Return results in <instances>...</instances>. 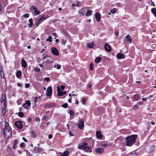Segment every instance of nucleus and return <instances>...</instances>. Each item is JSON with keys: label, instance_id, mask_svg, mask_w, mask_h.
Listing matches in <instances>:
<instances>
[{"label": "nucleus", "instance_id": "f257e3e1", "mask_svg": "<svg viewBox=\"0 0 156 156\" xmlns=\"http://www.w3.org/2000/svg\"><path fill=\"white\" fill-rule=\"evenodd\" d=\"M137 136L136 135H133L126 137V146H131L134 144Z\"/></svg>", "mask_w": 156, "mask_h": 156}, {"label": "nucleus", "instance_id": "f03ea898", "mask_svg": "<svg viewBox=\"0 0 156 156\" xmlns=\"http://www.w3.org/2000/svg\"><path fill=\"white\" fill-rule=\"evenodd\" d=\"M78 147L79 149H82V148L83 149L84 151L87 152H92L90 148L87 146V144L86 143H83L79 144Z\"/></svg>", "mask_w": 156, "mask_h": 156}, {"label": "nucleus", "instance_id": "7ed1b4c3", "mask_svg": "<svg viewBox=\"0 0 156 156\" xmlns=\"http://www.w3.org/2000/svg\"><path fill=\"white\" fill-rule=\"evenodd\" d=\"M2 131L4 136L6 138H8L9 137L10 134L9 128H3L2 129Z\"/></svg>", "mask_w": 156, "mask_h": 156}, {"label": "nucleus", "instance_id": "20e7f679", "mask_svg": "<svg viewBox=\"0 0 156 156\" xmlns=\"http://www.w3.org/2000/svg\"><path fill=\"white\" fill-rule=\"evenodd\" d=\"M47 17H46L45 15H43L40 18L37 20L36 25L37 26V27H38V25L43 21L44 20L47 19Z\"/></svg>", "mask_w": 156, "mask_h": 156}, {"label": "nucleus", "instance_id": "39448f33", "mask_svg": "<svg viewBox=\"0 0 156 156\" xmlns=\"http://www.w3.org/2000/svg\"><path fill=\"white\" fill-rule=\"evenodd\" d=\"M77 125L80 129H83L84 127V122L83 120L81 119H80L78 121Z\"/></svg>", "mask_w": 156, "mask_h": 156}, {"label": "nucleus", "instance_id": "423d86ee", "mask_svg": "<svg viewBox=\"0 0 156 156\" xmlns=\"http://www.w3.org/2000/svg\"><path fill=\"white\" fill-rule=\"evenodd\" d=\"M0 101L2 103H3L4 107L6 108V98L5 95L3 94H2V99L0 100Z\"/></svg>", "mask_w": 156, "mask_h": 156}, {"label": "nucleus", "instance_id": "0eeeda50", "mask_svg": "<svg viewBox=\"0 0 156 156\" xmlns=\"http://www.w3.org/2000/svg\"><path fill=\"white\" fill-rule=\"evenodd\" d=\"M52 94V89L51 87H49L47 89L46 94L48 97L51 96Z\"/></svg>", "mask_w": 156, "mask_h": 156}, {"label": "nucleus", "instance_id": "6e6552de", "mask_svg": "<svg viewBox=\"0 0 156 156\" xmlns=\"http://www.w3.org/2000/svg\"><path fill=\"white\" fill-rule=\"evenodd\" d=\"M51 52L52 53L55 55H58L59 53L57 49L55 47H52L51 49Z\"/></svg>", "mask_w": 156, "mask_h": 156}, {"label": "nucleus", "instance_id": "1a4fd4ad", "mask_svg": "<svg viewBox=\"0 0 156 156\" xmlns=\"http://www.w3.org/2000/svg\"><path fill=\"white\" fill-rule=\"evenodd\" d=\"M30 106V102L29 100L27 101L26 103L23 104V107L26 109L29 108V107Z\"/></svg>", "mask_w": 156, "mask_h": 156}, {"label": "nucleus", "instance_id": "9d476101", "mask_svg": "<svg viewBox=\"0 0 156 156\" xmlns=\"http://www.w3.org/2000/svg\"><path fill=\"white\" fill-rule=\"evenodd\" d=\"M15 126L18 129H21L22 127V122L20 121L16 122H15Z\"/></svg>", "mask_w": 156, "mask_h": 156}, {"label": "nucleus", "instance_id": "9b49d317", "mask_svg": "<svg viewBox=\"0 0 156 156\" xmlns=\"http://www.w3.org/2000/svg\"><path fill=\"white\" fill-rule=\"evenodd\" d=\"M58 90V96H62L63 95L65 94H66V92L65 91L64 92L61 91L60 90V88L58 87H57Z\"/></svg>", "mask_w": 156, "mask_h": 156}, {"label": "nucleus", "instance_id": "f8f14e48", "mask_svg": "<svg viewBox=\"0 0 156 156\" xmlns=\"http://www.w3.org/2000/svg\"><path fill=\"white\" fill-rule=\"evenodd\" d=\"M42 151V149L40 148H39L38 147H35L34 148V149L33 151V152L34 153H38Z\"/></svg>", "mask_w": 156, "mask_h": 156}, {"label": "nucleus", "instance_id": "ddd939ff", "mask_svg": "<svg viewBox=\"0 0 156 156\" xmlns=\"http://www.w3.org/2000/svg\"><path fill=\"white\" fill-rule=\"evenodd\" d=\"M125 40L129 43H131V38L129 35L128 34L126 37Z\"/></svg>", "mask_w": 156, "mask_h": 156}, {"label": "nucleus", "instance_id": "4468645a", "mask_svg": "<svg viewBox=\"0 0 156 156\" xmlns=\"http://www.w3.org/2000/svg\"><path fill=\"white\" fill-rule=\"evenodd\" d=\"M105 48L107 51L110 52L111 51V47L107 44H105Z\"/></svg>", "mask_w": 156, "mask_h": 156}, {"label": "nucleus", "instance_id": "2eb2a0df", "mask_svg": "<svg viewBox=\"0 0 156 156\" xmlns=\"http://www.w3.org/2000/svg\"><path fill=\"white\" fill-rule=\"evenodd\" d=\"M95 151L98 154H101L104 152V150L102 148H99L96 149Z\"/></svg>", "mask_w": 156, "mask_h": 156}, {"label": "nucleus", "instance_id": "dca6fc26", "mask_svg": "<svg viewBox=\"0 0 156 156\" xmlns=\"http://www.w3.org/2000/svg\"><path fill=\"white\" fill-rule=\"evenodd\" d=\"M117 58L119 59H123L125 58L124 55L121 53H118L117 55Z\"/></svg>", "mask_w": 156, "mask_h": 156}, {"label": "nucleus", "instance_id": "f3484780", "mask_svg": "<svg viewBox=\"0 0 156 156\" xmlns=\"http://www.w3.org/2000/svg\"><path fill=\"white\" fill-rule=\"evenodd\" d=\"M55 106V104L53 103H49L45 105L44 107L46 108H49Z\"/></svg>", "mask_w": 156, "mask_h": 156}, {"label": "nucleus", "instance_id": "a211bd4d", "mask_svg": "<svg viewBox=\"0 0 156 156\" xmlns=\"http://www.w3.org/2000/svg\"><path fill=\"white\" fill-rule=\"evenodd\" d=\"M96 136L97 138L101 139L102 138V135L100 131H98L96 133Z\"/></svg>", "mask_w": 156, "mask_h": 156}, {"label": "nucleus", "instance_id": "6ab92c4d", "mask_svg": "<svg viewBox=\"0 0 156 156\" xmlns=\"http://www.w3.org/2000/svg\"><path fill=\"white\" fill-rule=\"evenodd\" d=\"M21 64L22 67L25 68L27 66V63L25 61L24 59H22L21 60Z\"/></svg>", "mask_w": 156, "mask_h": 156}, {"label": "nucleus", "instance_id": "aec40b11", "mask_svg": "<svg viewBox=\"0 0 156 156\" xmlns=\"http://www.w3.org/2000/svg\"><path fill=\"white\" fill-rule=\"evenodd\" d=\"M95 17L96 20L99 21L100 19V14L98 13H96L95 14Z\"/></svg>", "mask_w": 156, "mask_h": 156}, {"label": "nucleus", "instance_id": "412c9836", "mask_svg": "<svg viewBox=\"0 0 156 156\" xmlns=\"http://www.w3.org/2000/svg\"><path fill=\"white\" fill-rule=\"evenodd\" d=\"M49 59H50V58H48L47 59L46 61L44 62H43V64H44V63L46 62V63L48 64H51L52 63H54V61H51Z\"/></svg>", "mask_w": 156, "mask_h": 156}, {"label": "nucleus", "instance_id": "4be33fe9", "mask_svg": "<svg viewBox=\"0 0 156 156\" xmlns=\"http://www.w3.org/2000/svg\"><path fill=\"white\" fill-rule=\"evenodd\" d=\"M117 9L116 8H114L111 9L110 12L112 14L115 13L117 11Z\"/></svg>", "mask_w": 156, "mask_h": 156}, {"label": "nucleus", "instance_id": "5701e85b", "mask_svg": "<svg viewBox=\"0 0 156 156\" xmlns=\"http://www.w3.org/2000/svg\"><path fill=\"white\" fill-rule=\"evenodd\" d=\"M139 96L137 94H135L133 98V99L135 100H137L139 98Z\"/></svg>", "mask_w": 156, "mask_h": 156}, {"label": "nucleus", "instance_id": "b1692460", "mask_svg": "<svg viewBox=\"0 0 156 156\" xmlns=\"http://www.w3.org/2000/svg\"><path fill=\"white\" fill-rule=\"evenodd\" d=\"M41 97H42V95H41V96H39L38 97H35L34 99V103H36L37 102V100L38 99L41 98Z\"/></svg>", "mask_w": 156, "mask_h": 156}, {"label": "nucleus", "instance_id": "393cba45", "mask_svg": "<svg viewBox=\"0 0 156 156\" xmlns=\"http://www.w3.org/2000/svg\"><path fill=\"white\" fill-rule=\"evenodd\" d=\"M87 46L89 48H92L93 47V46H94V43H88L87 44Z\"/></svg>", "mask_w": 156, "mask_h": 156}, {"label": "nucleus", "instance_id": "a878e982", "mask_svg": "<svg viewBox=\"0 0 156 156\" xmlns=\"http://www.w3.org/2000/svg\"><path fill=\"white\" fill-rule=\"evenodd\" d=\"M84 14V11L83 9H81L79 11V14L81 16L83 15Z\"/></svg>", "mask_w": 156, "mask_h": 156}, {"label": "nucleus", "instance_id": "bb28decb", "mask_svg": "<svg viewBox=\"0 0 156 156\" xmlns=\"http://www.w3.org/2000/svg\"><path fill=\"white\" fill-rule=\"evenodd\" d=\"M29 21L30 23L29 26L30 27H32L33 25V20L32 18L30 19L29 20Z\"/></svg>", "mask_w": 156, "mask_h": 156}, {"label": "nucleus", "instance_id": "cd10ccee", "mask_svg": "<svg viewBox=\"0 0 156 156\" xmlns=\"http://www.w3.org/2000/svg\"><path fill=\"white\" fill-rule=\"evenodd\" d=\"M21 71H17L16 73V76L18 78L20 77L21 76Z\"/></svg>", "mask_w": 156, "mask_h": 156}, {"label": "nucleus", "instance_id": "c85d7f7f", "mask_svg": "<svg viewBox=\"0 0 156 156\" xmlns=\"http://www.w3.org/2000/svg\"><path fill=\"white\" fill-rule=\"evenodd\" d=\"M50 58V59H51V58L49 56H48L47 55H44L43 56V58H42V60H44L45 59L47 58V59L48 58Z\"/></svg>", "mask_w": 156, "mask_h": 156}, {"label": "nucleus", "instance_id": "c756f323", "mask_svg": "<svg viewBox=\"0 0 156 156\" xmlns=\"http://www.w3.org/2000/svg\"><path fill=\"white\" fill-rule=\"evenodd\" d=\"M101 59V58L100 57L97 58L95 60V61L96 62H100Z\"/></svg>", "mask_w": 156, "mask_h": 156}, {"label": "nucleus", "instance_id": "7c9ffc66", "mask_svg": "<svg viewBox=\"0 0 156 156\" xmlns=\"http://www.w3.org/2000/svg\"><path fill=\"white\" fill-rule=\"evenodd\" d=\"M91 12H92L91 10H88L86 13V16H90L91 15Z\"/></svg>", "mask_w": 156, "mask_h": 156}, {"label": "nucleus", "instance_id": "2f4dec72", "mask_svg": "<svg viewBox=\"0 0 156 156\" xmlns=\"http://www.w3.org/2000/svg\"><path fill=\"white\" fill-rule=\"evenodd\" d=\"M101 146L103 147H108V144L107 143H102L101 144Z\"/></svg>", "mask_w": 156, "mask_h": 156}, {"label": "nucleus", "instance_id": "473e14b6", "mask_svg": "<svg viewBox=\"0 0 156 156\" xmlns=\"http://www.w3.org/2000/svg\"><path fill=\"white\" fill-rule=\"evenodd\" d=\"M54 67L58 69H59L61 68V66L60 65H55L54 66Z\"/></svg>", "mask_w": 156, "mask_h": 156}, {"label": "nucleus", "instance_id": "72a5a7b5", "mask_svg": "<svg viewBox=\"0 0 156 156\" xmlns=\"http://www.w3.org/2000/svg\"><path fill=\"white\" fill-rule=\"evenodd\" d=\"M47 41H49L50 42H51L52 41V37L51 36H49L48 37V38L46 39Z\"/></svg>", "mask_w": 156, "mask_h": 156}, {"label": "nucleus", "instance_id": "f704fd0d", "mask_svg": "<svg viewBox=\"0 0 156 156\" xmlns=\"http://www.w3.org/2000/svg\"><path fill=\"white\" fill-rule=\"evenodd\" d=\"M87 98H83L82 99V103L83 104H86V102Z\"/></svg>", "mask_w": 156, "mask_h": 156}, {"label": "nucleus", "instance_id": "c9c22d12", "mask_svg": "<svg viewBox=\"0 0 156 156\" xmlns=\"http://www.w3.org/2000/svg\"><path fill=\"white\" fill-rule=\"evenodd\" d=\"M68 154V151H65L64 153L61 156H67Z\"/></svg>", "mask_w": 156, "mask_h": 156}, {"label": "nucleus", "instance_id": "e433bc0d", "mask_svg": "<svg viewBox=\"0 0 156 156\" xmlns=\"http://www.w3.org/2000/svg\"><path fill=\"white\" fill-rule=\"evenodd\" d=\"M93 68V63H91L90 66V69L91 70H92Z\"/></svg>", "mask_w": 156, "mask_h": 156}, {"label": "nucleus", "instance_id": "4c0bfd02", "mask_svg": "<svg viewBox=\"0 0 156 156\" xmlns=\"http://www.w3.org/2000/svg\"><path fill=\"white\" fill-rule=\"evenodd\" d=\"M23 114L21 112H20L18 113V115L21 117H23Z\"/></svg>", "mask_w": 156, "mask_h": 156}, {"label": "nucleus", "instance_id": "58836bf2", "mask_svg": "<svg viewBox=\"0 0 156 156\" xmlns=\"http://www.w3.org/2000/svg\"><path fill=\"white\" fill-rule=\"evenodd\" d=\"M5 108H6L5 107V108H4L2 109V115H4L6 113Z\"/></svg>", "mask_w": 156, "mask_h": 156}, {"label": "nucleus", "instance_id": "ea45409f", "mask_svg": "<svg viewBox=\"0 0 156 156\" xmlns=\"http://www.w3.org/2000/svg\"><path fill=\"white\" fill-rule=\"evenodd\" d=\"M5 128H9V123L6 122H5Z\"/></svg>", "mask_w": 156, "mask_h": 156}, {"label": "nucleus", "instance_id": "a19ab883", "mask_svg": "<svg viewBox=\"0 0 156 156\" xmlns=\"http://www.w3.org/2000/svg\"><path fill=\"white\" fill-rule=\"evenodd\" d=\"M69 113L70 114L71 116H72L74 114L73 112L71 110L69 111Z\"/></svg>", "mask_w": 156, "mask_h": 156}, {"label": "nucleus", "instance_id": "79ce46f5", "mask_svg": "<svg viewBox=\"0 0 156 156\" xmlns=\"http://www.w3.org/2000/svg\"><path fill=\"white\" fill-rule=\"evenodd\" d=\"M133 109L136 110L138 108V106L137 105H134L133 107Z\"/></svg>", "mask_w": 156, "mask_h": 156}, {"label": "nucleus", "instance_id": "37998d69", "mask_svg": "<svg viewBox=\"0 0 156 156\" xmlns=\"http://www.w3.org/2000/svg\"><path fill=\"white\" fill-rule=\"evenodd\" d=\"M66 42V41L65 40L62 39V44H65Z\"/></svg>", "mask_w": 156, "mask_h": 156}, {"label": "nucleus", "instance_id": "c03bdc74", "mask_svg": "<svg viewBox=\"0 0 156 156\" xmlns=\"http://www.w3.org/2000/svg\"><path fill=\"white\" fill-rule=\"evenodd\" d=\"M34 70L37 72H40V69L39 68H35Z\"/></svg>", "mask_w": 156, "mask_h": 156}, {"label": "nucleus", "instance_id": "a18cd8bd", "mask_svg": "<svg viewBox=\"0 0 156 156\" xmlns=\"http://www.w3.org/2000/svg\"><path fill=\"white\" fill-rule=\"evenodd\" d=\"M34 13L36 14L37 15H39V14L41 12H40V11H38V10H35V11H34Z\"/></svg>", "mask_w": 156, "mask_h": 156}, {"label": "nucleus", "instance_id": "49530a36", "mask_svg": "<svg viewBox=\"0 0 156 156\" xmlns=\"http://www.w3.org/2000/svg\"><path fill=\"white\" fill-rule=\"evenodd\" d=\"M62 107L64 108H66L68 107V104L67 103H65L62 105Z\"/></svg>", "mask_w": 156, "mask_h": 156}, {"label": "nucleus", "instance_id": "de8ad7c7", "mask_svg": "<svg viewBox=\"0 0 156 156\" xmlns=\"http://www.w3.org/2000/svg\"><path fill=\"white\" fill-rule=\"evenodd\" d=\"M23 16L26 18H27L29 17V15L28 13H26L24 15H23Z\"/></svg>", "mask_w": 156, "mask_h": 156}, {"label": "nucleus", "instance_id": "09e8293b", "mask_svg": "<svg viewBox=\"0 0 156 156\" xmlns=\"http://www.w3.org/2000/svg\"><path fill=\"white\" fill-rule=\"evenodd\" d=\"M22 102V100L21 99H19L17 101V103L18 105H20Z\"/></svg>", "mask_w": 156, "mask_h": 156}, {"label": "nucleus", "instance_id": "8fccbe9b", "mask_svg": "<svg viewBox=\"0 0 156 156\" xmlns=\"http://www.w3.org/2000/svg\"><path fill=\"white\" fill-rule=\"evenodd\" d=\"M30 9H34V10H36L37 9V8H36L34 6H31L30 8Z\"/></svg>", "mask_w": 156, "mask_h": 156}, {"label": "nucleus", "instance_id": "3c124183", "mask_svg": "<svg viewBox=\"0 0 156 156\" xmlns=\"http://www.w3.org/2000/svg\"><path fill=\"white\" fill-rule=\"evenodd\" d=\"M155 147V146L154 145L151 146L150 148L151 151H153Z\"/></svg>", "mask_w": 156, "mask_h": 156}, {"label": "nucleus", "instance_id": "603ef678", "mask_svg": "<svg viewBox=\"0 0 156 156\" xmlns=\"http://www.w3.org/2000/svg\"><path fill=\"white\" fill-rule=\"evenodd\" d=\"M35 133L34 131H32L31 133V135L32 137H35Z\"/></svg>", "mask_w": 156, "mask_h": 156}, {"label": "nucleus", "instance_id": "864d4df0", "mask_svg": "<svg viewBox=\"0 0 156 156\" xmlns=\"http://www.w3.org/2000/svg\"><path fill=\"white\" fill-rule=\"evenodd\" d=\"M25 144L24 143H21L20 144V146L21 147H24L25 146Z\"/></svg>", "mask_w": 156, "mask_h": 156}, {"label": "nucleus", "instance_id": "5fc2aeb1", "mask_svg": "<svg viewBox=\"0 0 156 156\" xmlns=\"http://www.w3.org/2000/svg\"><path fill=\"white\" fill-rule=\"evenodd\" d=\"M48 118V116L47 115L44 114L43 116V119L44 120H46Z\"/></svg>", "mask_w": 156, "mask_h": 156}, {"label": "nucleus", "instance_id": "6e6d98bb", "mask_svg": "<svg viewBox=\"0 0 156 156\" xmlns=\"http://www.w3.org/2000/svg\"><path fill=\"white\" fill-rule=\"evenodd\" d=\"M18 143V141L17 140H15L14 141L13 145H16V144Z\"/></svg>", "mask_w": 156, "mask_h": 156}, {"label": "nucleus", "instance_id": "4d7b16f0", "mask_svg": "<svg viewBox=\"0 0 156 156\" xmlns=\"http://www.w3.org/2000/svg\"><path fill=\"white\" fill-rule=\"evenodd\" d=\"M50 79L49 77H46L44 79V80L46 81L47 82L49 81Z\"/></svg>", "mask_w": 156, "mask_h": 156}, {"label": "nucleus", "instance_id": "13d9d810", "mask_svg": "<svg viewBox=\"0 0 156 156\" xmlns=\"http://www.w3.org/2000/svg\"><path fill=\"white\" fill-rule=\"evenodd\" d=\"M35 120L36 121L39 122L40 121V119L39 118H36L35 119Z\"/></svg>", "mask_w": 156, "mask_h": 156}, {"label": "nucleus", "instance_id": "bf43d9fd", "mask_svg": "<svg viewBox=\"0 0 156 156\" xmlns=\"http://www.w3.org/2000/svg\"><path fill=\"white\" fill-rule=\"evenodd\" d=\"M30 85L28 83H26L25 84V87L26 88H28L30 86Z\"/></svg>", "mask_w": 156, "mask_h": 156}, {"label": "nucleus", "instance_id": "052dcab7", "mask_svg": "<svg viewBox=\"0 0 156 156\" xmlns=\"http://www.w3.org/2000/svg\"><path fill=\"white\" fill-rule=\"evenodd\" d=\"M142 101H144V102L146 101L147 100V98H142Z\"/></svg>", "mask_w": 156, "mask_h": 156}, {"label": "nucleus", "instance_id": "680f3d73", "mask_svg": "<svg viewBox=\"0 0 156 156\" xmlns=\"http://www.w3.org/2000/svg\"><path fill=\"white\" fill-rule=\"evenodd\" d=\"M69 134L70 136H73V133L70 130L69 131Z\"/></svg>", "mask_w": 156, "mask_h": 156}, {"label": "nucleus", "instance_id": "e2e57ef3", "mask_svg": "<svg viewBox=\"0 0 156 156\" xmlns=\"http://www.w3.org/2000/svg\"><path fill=\"white\" fill-rule=\"evenodd\" d=\"M151 5H152L153 6H155V3H154V2H152L151 1Z\"/></svg>", "mask_w": 156, "mask_h": 156}, {"label": "nucleus", "instance_id": "0e129e2a", "mask_svg": "<svg viewBox=\"0 0 156 156\" xmlns=\"http://www.w3.org/2000/svg\"><path fill=\"white\" fill-rule=\"evenodd\" d=\"M52 137V136L51 134H49L48 135V138L49 139H51Z\"/></svg>", "mask_w": 156, "mask_h": 156}, {"label": "nucleus", "instance_id": "69168bd1", "mask_svg": "<svg viewBox=\"0 0 156 156\" xmlns=\"http://www.w3.org/2000/svg\"><path fill=\"white\" fill-rule=\"evenodd\" d=\"M65 86L63 85L61 86V89L62 90H64L65 88Z\"/></svg>", "mask_w": 156, "mask_h": 156}, {"label": "nucleus", "instance_id": "338daca9", "mask_svg": "<svg viewBox=\"0 0 156 156\" xmlns=\"http://www.w3.org/2000/svg\"><path fill=\"white\" fill-rule=\"evenodd\" d=\"M53 35L55 37H56L57 36V34L56 33H54L53 34Z\"/></svg>", "mask_w": 156, "mask_h": 156}, {"label": "nucleus", "instance_id": "774afa93", "mask_svg": "<svg viewBox=\"0 0 156 156\" xmlns=\"http://www.w3.org/2000/svg\"><path fill=\"white\" fill-rule=\"evenodd\" d=\"M80 5V2H78L77 4L76 5L77 6V7H79Z\"/></svg>", "mask_w": 156, "mask_h": 156}]
</instances>
